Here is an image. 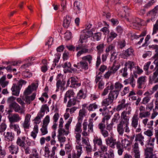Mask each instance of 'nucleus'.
<instances>
[{"mask_svg":"<svg viewBox=\"0 0 158 158\" xmlns=\"http://www.w3.org/2000/svg\"><path fill=\"white\" fill-rule=\"evenodd\" d=\"M125 66L127 67L128 65V68L130 69L131 71L132 69L134 67V63L133 62L129 61L127 62H126L125 64Z\"/></svg>","mask_w":158,"mask_h":158,"instance_id":"obj_45","label":"nucleus"},{"mask_svg":"<svg viewBox=\"0 0 158 158\" xmlns=\"http://www.w3.org/2000/svg\"><path fill=\"white\" fill-rule=\"evenodd\" d=\"M93 57L91 55H89L87 56H84L81 58L82 60L84 61H87L89 64L92 63Z\"/></svg>","mask_w":158,"mask_h":158,"instance_id":"obj_36","label":"nucleus"},{"mask_svg":"<svg viewBox=\"0 0 158 158\" xmlns=\"http://www.w3.org/2000/svg\"><path fill=\"white\" fill-rule=\"evenodd\" d=\"M6 155V150L1 146H0V158H3Z\"/></svg>","mask_w":158,"mask_h":158,"instance_id":"obj_46","label":"nucleus"},{"mask_svg":"<svg viewBox=\"0 0 158 158\" xmlns=\"http://www.w3.org/2000/svg\"><path fill=\"white\" fill-rule=\"evenodd\" d=\"M151 98V97L149 96L145 97L143 98L141 103L144 104H146L149 102Z\"/></svg>","mask_w":158,"mask_h":158,"instance_id":"obj_56","label":"nucleus"},{"mask_svg":"<svg viewBox=\"0 0 158 158\" xmlns=\"http://www.w3.org/2000/svg\"><path fill=\"white\" fill-rule=\"evenodd\" d=\"M80 122L79 121L76 125L75 129V133H81L82 131L81 122Z\"/></svg>","mask_w":158,"mask_h":158,"instance_id":"obj_37","label":"nucleus"},{"mask_svg":"<svg viewBox=\"0 0 158 158\" xmlns=\"http://www.w3.org/2000/svg\"><path fill=\"white\" fill-rule=\"evenodd\" d=\"M119 114L118 113H115L112 120V122H117L120 118Z\"/></svg>","mask_w":158,"mask_h":158,"instance_id":"obj_62","label":"nucleus"},{"mask_svg":"<svg viewBox=\"0 0 158 158\" xmlns=\"http://www.w3.org/2000/svg\"><path fill=\"white\" fill-rule=\"evenodd\" d=\"M64 68H70L71 65L70 62H66L61 65Z\"/></svg>","mask_w":158,"mask_h":158,"instance_id":"obj_64","label":"nucleus"},{"mask_svg":"<svg viewBox=\"0 0 158 158\" xmlns=\"http://www.w3.org/2000/svg\"><path fill=\"white\" fill-rule=\"evenodd\" d=\"M129 83L132 87H134L135 85V80L133 75H131L130 77L127 79Z\"/></svg>","mask_w":158,"mask_h":158,"instance_id":"obj_41","label":"nucleus"},{"mask_svg":"<svg viewBox=\"0 0 158 158\" xmlns=\"http://www.w3.org/2000/svg\"><path fill=\"white\" fill-rule=\"evenodd\" d=\"M102 34L100 32H97L94 34L93 35V39L97 41L99 40L101 38Z\"/></svg>","mask_w":158,"mask_h":158,"instance_id":"obj_42","label":"nucleus"},{"mask_svg":"<svg viewBox=\"0 0 158 158\" xmlns=\"http://www.w3.org/2000/svg\"><path fill=\"white\" fill-rule=\"evenodd\" d=\"M9 108L10 109H14L15 112H18L20 114L24 113L25 110L21 108L20 106L15 102L9 104Z\"/></svg>","mask_w":158,"mask_h":158,"instance_id":"obj_6","label":"nucleus"},{"mask_svg":"<svg viewBox=\"0 0 158 158\" xmlns=\"http://www.w3.org/2000/svg\"><path fill=\"white\" fill-rule=\"evenodd\" d=\"M20 89L21 88L16 84H13L11 88L12 94L15 96H18L19 94Z\"/></svg>","mask_w":158,"mask_h":158,"instance_id":"obj_14","label":"nucleus"},{"mask_svg":"<svg viewBox=\"0 0 158 158\" xmlns=\"http://www.w3.org/2000/svg\"><path fill=\"white\" fill-rule=\"evenodd\" d=\"M155 0H151L144 6L145 8H148L151 6L155 2Z\"/></svg>","mask_w":158,"mask_h":158,"instance_id":"obj_60","label":"nucleus"},{"mask_svg":"<svg viewBox=\"0 0 158 158\" xmlns=\"http://www.w3.org/2000/svg\"><path fill=\"white\" fill-rule=\"evenodd\" d=\"M4 135L5 140L8 142L12 141L14 138L15 134L12 132H4Z\"/></svg>","mask_w":158,"mask_h":158,"instance_id":"obj_16","label":"nucleus"},{"mask_svg":"<svg viewBox=\"0 0 158 158\" xmlns=\"http://www.w3.org/2000/svg\"><path fill=\"white\" fill-rule=\"evenodd\" d=\"M129 87H125L124 88L123 90L121 92V95L122 96L125 95L126 94L128 93L129 92Z\"/></svg>","mask_w":158,"mask_h":158,"instance_id":"obj_59","label":"nucleus"},{"mask_svg":"<svg viewBox=\"0 0 158 158\" xmlns=\"http://www.w3.org/2000/svg\"><path fill=\"white\" fill-rule=\"evenodd\" d=\"M134 50L132 48H130L127 49L123 54V58H125L126 57L129 56L133 55Z\"/></svg>","mask_w":158,"mask_h":158,"instance_id":"obj_25","label":"nucleus"},{"mask_svg":"<svg viewBox=\"0 0 158 158\" xmlns=\"http://www.w3.org/2000/svg\"><path fill=\"white\" fill-rule=\"evenodd\" d=\"M127 112L123 111L122 112L121 115V121L119 123H129V117L127 115Z\"/></svg>","mask_w":158,"mask_h":158,"instance_id":"obj_17","label":"nucleus"},{"mask_svg":"<svg viewBox=\"0 0 158 158\" xmlns=\"http://www.w3.org/2000/svg\"><path fill=\"white\" fill-rule=\"evenodd\" d=\"M44 156L48 158H54L55 154L51 152L49 148L48 147L45 146L44 147Z\"/></svg>","mask_w":158,"mask_h":158,"instance_id":"obj_21","label":"nucleus"},{"mask_svg":"<svg viewBox=\"0 0 158 158\" xmlns=\"http://www.w3.org/2000/svg\"><path fill=\"white\" fill-rule=\"evenodd\" d=\"M155 70V71L153 73L152 76L150 77L149 78L151 82L156 83L158 82V78L157 77L158 76V70Z\"/></svg>","mask_w":158,"mask_h":158,"instance_id":"obj_24","label":"nucleus"},{"mask_svg":"<svg viewBox=\"0 0 158 158\" xmlns=\"http://www.w3.org/2000/svg\"><path fill=\"white\" fill-rule=\"evenodd\" d=\"M150 115V113L148 111L145 112H140L139 114V117L140 118H145L148 117Z\"/></svg>","mask_w":158,"mask_h":158,"instance_id":"obj_54","label":"nucleus"},{"mask_svg":"<svg viewBox=\"0 0 158 158\" xmlns=\"http://www.w3.org/2000/svg\"><path fill=\"white\" fill-rule=\"evenodd\" d=\"M76 148L77 150V153L76 154V158H79L82 152V147L81 145H79L76 146Z\"/></svg>","mask_w":158,"mask_h":158,"instance_id":"obj_34","label":"nucleus"},{"mask_svg":"<svg viewBox=\"0 0 158 158\" xmlns=\"http://www.w3.org/2000/svg\"><path fill=\"white\" fill-rule=\"evenodd\" d=\"M127 67H125L124 68L120 70V72L122 73V76L124 77H126L128 73H127Z\"/></svg>","mask_w":158,"mask_h":158,"instance_id":"obj_51","label":"nucleus"},{"mask_svg":"<svg viewBox=\"0 0 158 158\" xmlns=\"http://www.w3.org/2000/svg\"><path fill=\"white\" fill-rule=\"evenodd\" d=\"M75 94V93L73 90L69 89L67 91L65 94L64 100V103H66L67 102V98H74Z\"/></svg>","mask_w":158,"mask_h":158,"instance_id":"obj_13","label":"nucleus"},{"mask_svg":"<svg viewBox=\"0 0 158 158\" xmlns=\"http://www.w3.org/2000/svg\"><path fill=\"white\" fill-rule=\"evenodd\" d=\"M89 38V36L87 35V34L84 33L81 35L79 41L80 43L82 44L83 43V40H86Z\"/></svg>","mask_w":158,"mask_h":158,"instance_id":"obj_40","label":"nucleus"},{"mask_svg":"<svg viewBox=\"0 0 158 158\" xmlns=\"http://www.w3.org/2000/svg\"><path fill=\"white\" fill-rule=\"evenodd\" d=\"M115 48V45L114 44H111L106 49V52L108 53L110 51L113 52L114 51Z\"/></svg>","mask_w":158,"mask_h":158,"instance_id":"obj_47","label":"nucleus"},{"mask_svg":"<svg viewBox=\"0 0 158 158\" xmlns=\"http://www.w3.org/2000/svg\"><path fill=\"white\" fill-rule=\"evenodd\" d=\"M145 76H141L139 77L137 80L138 88L141 89L143 87L146 81Z\"/></svg>","mask_w":158,"mask_h":158,"instance_id":"obj_15","label":"nucleus"},{"mask_svg":"<svg viewBox=\"0 0 158 158\" xmlns=\"http://www.w3.org/2000/svg\"><path fill=\"white\" fill-rule=\"evenodd\" d=\"M144 137L140 133L136 135L135 141H138L140 143L142 146L144 145Z\"/></svg>","mask_w":158,"mask_h":158,"instance_id":"obj_27","label":"nucleus"},{"mask_svg":"<svg viewBox=\"0 0 158 158\" xmlns=\"http://www.w3.org/2000/svg\"><path fill=\"white\" fill-rule=\"evenodd\" d=\"M158 10V6H156L154 8L149 11L148 15L151 17V21L153 22L155 20V16L157 13Z\"/></svg>","mask_w":158,"mask_h":158,"instance_id":"obj_11","label":"nucleus"},{"mask_svg":"<svg viewBox=\"0 0 158 158\" xmlns=\"http://www.w3.org/2000/svg\"><path fill=\"white\" fill-rule=\"evenodd\" d=\"M98 106L96 103L90 104L87 107V109L89 111H93L98 108Z\"/></svg>","mask_w":158,"mask_h":158,"instance_id":"obj_39","label":"nucleus"},{"mask_svg":"<svg viewBox=\"0 0 158 158\" xmlns=\"http://www.w3.org/2000/svg\"><path fill=\"white\" fill-rule=\"evenodd\" d=\"M22 148L24 150L25 153L26 154H30V150L29 146H27L26 145Z\"/></svg>","mask_w":158,"mask_h":158,"instance_id":"obj_63","label":"nucleus"},{"mask_svg":"<svg viewBox=\"0 0 158 158\" xmlns=\"http://www.w3.org/2000/svg\"><path fill=\"white\" fill-rule=\"evenodd\" d=\"M71 19L69 16H66L64 19L63 26L64 27L67 28L69 26L71 22Z\"/></svg>","mask_w":158,"mask_h":158,"instance_id":"obj_31","label":"nucleus"},{"mask_svg":"<svg viewBox=\"0 0 158 158\" xmlns=\"http://www.w3.org/2000/svg\"><path fill=\"white\" fill-rule=\"evenodd\" d=\"M129 125V123H119L117 125V130L119 135H122L124 133V130L127 133H128L130 132Z\"/></svg>","mask_w":158,"mask_h":158,"instance_id":"obj_3","label":"nucleus"},{"mask_svg":"<svg viewBox=\"0 0 158 158\" xmlns=\"http://www.w3.org/2000/svg\"><path fill=\"white\" fill-rule=\"evenodd\" d=\"M85 96L83 93L82 90H80L76 96V98L77 99H81V98H84Z\"/></svg>","mask_w":158,"mask_h":158,"instance_id":"obj_48","label":"nucleus"},{"mask_svg":"<svg viewBox=\"0 0 158 158\" xmlns=\"http://www.w3.org/2000/svg\"><path fill=\"white\" fill-rule=\"evenodd\" d=\"M23 74L26 78H30L32 76V73H31L27 71L23 72Z\"/></svg>","mask_w":158,"mask_h":158,"instance_id":"obj_57","label":"nucleus"},{"mask_svg":"<svg viewBox=\"0 0 158 158\" xmlns=\"http://www.w3.org/2000/svg\"><path fill=\"white\" fill-rule=\"evenodd\" d=\"M36 94L35 93H33L31 96H25V102L29 104L31 103V102L35 98Z\"/></svg>","mask_w":158,"mask_h":158,"instance_id":"obj_26","label":"nucleus"},{"mask_svg":"<svg viewBox=\"0 0 158 158\" xmlns=\"http://www.w3.org/2000/svg\"><path fill=\"white\" fill-rule=\"evenodd\" d=\"M138 143L135 142L134 145L133 149L135 158H140V152L138 149Z\"/></svg>","mask_w":158,"mask_h":158,"instance_id":"obj_20","label":"nucleus"},{"mask_svg":"<svg viewBox=\"0 0 158 158\" xmlns=\"http://www.w3.org/2000/svg\"><path fill=\"white\" fill-rule=\"evenodd\" d=\"M106 143L112 148H115V145H116L117 148L118 149V153L119 156L122 155L124 151V148L126 149L127 147H130L131 144V142L126 139H122L120 143L119 141H116V139L113 138L112 137L106 139Z\"/></svg>","mask_w":158,"mask_h":158,"instance_id":"obj_1","label":"nucleus"},{"mask_svg":"<svg viewBox=\"0 0 158 158\" xmlns=\"http://www.w3.org/2000/svg\"><path fill=\"white\" fill-rule=\"evenodd\" d=\"M73 66L78 69L81 68L82 69L87 70L88 69L89 66L88 63L82 60L77 64H74Z\"/></svg>","mask_w":158,"mask_h":158,"instance_id":"obj_7","label":"nucleus"},{"mask_svg":"<svg viewBox=\"0 0 158 158\" xmlns=\"http://www.w3.org/2000/svg\"><path fill=\"white\" fill-rule=\"evenodd\" d=\"M139 118L138 114H135L132 117L131 119V126L134 129H136L139 124Z\"/></svg>","mask_w":158,"mask_h":158,"instance_id":"obj_9","label":"nucleus"},{"mask_svg":"<svg viewBox=\"0 0 158 158\" xmlns=\"http://www.w3.org/2000/svg\"><path fill=\"white\" fill-rule=\"evenodd\" d=\"M40 131L41 132L42 135H44L47 134L48 132L47 126L43 125L42 128L40 129Z\"/></svg>","mask_w":158,"mask_h":158,"instance_id":"obj_55","label":"nucleus"},{"mask_svg":"<svg viewBox=\"0 0 158 158\" xmlns=\"http://www.w3.org/2000/svg\"><path fill=\"white\" fill-rule=\"evenodd\" d=\"M50 121L49 116L48 115L46 116L45 118L43 120V125L46 126H47L48 123H49Z\"/></svg>","mask_w":158,"mask_h":158,"instance_id":"obj_58","label":"nucleus"},{"mask_svg":"<svg viewBox=\"0 0 158 158\" xmlns=\"http://www.w3.org/2000/svg\"><path fill=\"white\" fill-rule=\"evenodd\" d=\"M26 137L25 136L18 137L16 142L17 145L22 148L26 145Z\"/></svg>","mask_w":158,"mask_h":158,"instance_id":"obj_12","label":"nucleus"},{"mask_svg":"<svg viewBox=\"0 0 158 158\" xmlns=\"http://www.w3.org/2000/svg\"><path fill=\"white\" fill-rule=\"evenodd\" d=\"M117 36V34L114 31H111L108 34V39H110L111 40H113Z\"/></svg>","mask_w":158,"mask_h":158,"instance_id":"obj_50","label":"nucleus"},{"mask_svg":"<svg viewBox=\"0 0 158 158\" xmlns=\"http://www.w3.org/2000/svg\"><path fill=\"white\" fill-rule=\"evenodd\" d=\"M117 98V94L116 93L110 92L108 97L103 100L102 102V106L106 107L109 105L112 104L114 99H116Z\"/></svg>","mask_w":158,"mask_h":158,"instance_id":"obj_2","label":"nucleus"},{"mask_svg":"<svg viewBox=\"0 0 158 158\" xmlns=\"http://www.w3.org/2000/svg\"><path fill=\"white\" fill-rule=\"evenodd\" d=\"M113 73V72L110 69L108 70L104 75V77L106 79H108L110 76Z\"/></svg>","mask_w":158,"mask_h":158,"instance_id":"obj_61","label":"nucleus"},{"mask_svg":"<svg viewBox=\"0 0 158 158\" xmlns=\"http://www.w3.org/2000/svg\"><path fill=\"white\" fill-rule=\"evenodd\" d=\"M93 141L94 144H97L100 146L102 144L101 139L100 138H98V137L95 138L94 139Z\"/></svg>","mask_w":158,"mask_h":158,"instance_id":"obj_49","label":"nucleus"},{"mask_svg":"<svg viewBox=\"0 0 158 158\" xmlns=\"http://www.w3.org/2000/svg\"><path fill=\"white\" fill-rule=\"evenodd\" d=\"M10 129L14 130L17 132V135H19L20 134V130L18 124L10 123Z\"/></svg>","mask_w":158,"mask_h":158,"instance_id":"obj_23","label":"nucleus"},{"mask_svg":"<svg viewBox=\"0 0 158 158\" xmlns=\"http://www.w3.org/2000/svg\"><path fill=\"white\" fill-rule=\"evenodd\" d=\"M31 115L29 114H27L25 117V120L22 126L24 129H29L30 127V121Z\"/></svg>","mask_w":158,"mask_h":158,"instance_id":"obj_10","label":"nucleus"},{"mask_svg":"<svg viewBox=\"0 0 158 158\" xmlns=\"http://www.w3.org/2000/svg\"><path fill=\"white\" fill-rule=\"evenodd\" d=\"M69 99L67 105L68 107H70L72 106L75 105L76 104V102L78 101L76 98H73Z\"/></svg>","mask_w":158,"mask_h":158,"instance_id":"obj_33","label":"nucleus"},{"mask_svg":"<svg viewBox=\"0 0 158 158\" xmlns=\"http://www.w3.org/2000/svg\"><path fill=\"white\" fill-rule=\"evenodd\" d=\"M158 31V19L156 21V23L154 25L152 35L156 34Z\"/></svg>","mask_w":158,"mask_h":158,"instance_id":"obj_52","label":"nucleus"},{"mask_svg":"<svg viewBox=\"0 0 158 158\" xmlns=\"http://www.w3.org/2000/svg\"><path fill=\"white\" fill-rule=\"evenodd\" d=\"M58 135H62L64 134L67 135L69 132L66 131L64 129L62 128H59L58 129Z\"/></svg>","mask_w":158,"mask_h":158,"instance_id":"obj_53","label":"nucleus"},{"mask_svg":"<svg viewBox=\"0 0 158 158\" xmlns=\"http://www.w3.org/2000/svg\"><path fill=\"white\" fill-rule=\"evenodd\" d=\"M40 156L37 152L36 149H33L32 150V152L29 155V158H39Z\"/></svg>","mask_w":158,"mask_h":158,"instance_id":"obj_32","label":"nucleus"},{"mask_svg":"<svg viewBox=\"0 0 158 158\" xmlns=\"http://www.w3.org/2000/svg\"><path fill=\"white\" fill-rule=\"evenodd\" d=\"M114 151L112 149H110L108 153L106 152L103 158H114Z\"/></svg>","mask_w":158,"mask_h":158,"instance_id":"obj_30","label":"nucleus"},{"mask_svg":"<svg viewBox=\"0 0 158 158\" xmlns=\"http://www.w3.org/2000/svg\"><path fill=\"white\" fill-rule=\"evenodd\" d=\"M86 112L84 108H82L80 110L79 113V116L78 117V121L82 122L83 118L85 116Z\"/></svg>","mask_w":158,"mask_h":158,"instance_id":"obj_29","label":"nucleus"},{"mask_svg":"<svg viewBox=\"0 0 158 158\" xmlns=\"http://www.w3.org/2000/svg\"><path fill=\"white\" fill-rule=\"evenodd\" d=\"M9 119L10 123H12L18 122L21 119V118L18 114H14L12 116L9 117Z\"/></svg>","mask_w":158,"mask_h":158,"instance_id":"obj_22","label":"nucleus"},{"mask_svg":"<svg viewBox=\"0 0 158 158\" xmlns=\"http://www.w3.org/2000/svg\"><path fill=\"white\" fill-rule=\"evenodd\" d=\"M65 84V82L64 81H61L60 80H58L56 82V90L57 91L58 90L60 87L61 88H63Z\"/></svg>","mask_w":158,"mask_h":158,"instance_id":"obj_35","label":"nucleus"},{"mask_svg":"<svg viewBox=\"0 0 158 158\" xmlns=\"http://www.w3.org/2000/svg\"><path fill=\"white\" fill-rule=\"evenodd\" d=\"M144 158H158L154 152V147H146L144 150Z\"/></svg>","mask_w":158,"mask_h":158,"instance_id":"obj_4","label":"nucleus"},{"mask_svg":"<svg viewBox=\"0 0 158 158\" xmlns=\"http://www.w3.org/2000/svg\"><path fill=\"white\" fill-rule=\"evenodd\" d=\"M31 86L29 85L24 92V94L25 96H27L30 94L32 92Z\"/></svg>","mask_w":158,"mask_h":158,"instance_id":"obj_44","label":"nucleus"},{"mask_svg":"<svg viewBox=\"0 0 158 158\" xmlns=\"http://www.w3.org/2000/svg\"><path fill=\"white\" fill-rule=\"evenodd\" d=\"M126 100L124 99L119 101L118 102L119 104L117 106L116 110L117 111H119L123 109H125L128 107L129 103H125Z\"/></svg>","mask_w":158,"mask_h":158,"instance_id":"obj_8","label":"nucleus"},{"mask_svg":"<svg viewBox=\"0 0 158 158\" xmlns=\"http://www.w3.org/2000/svg\"><path fill=\"white\" fill-rule=\"evenodd\" d=\"M125 18L127 21L131 23V26H138L141 22V19L139 18H134L129 15L128 18H127V16H125Z\"/></svg>","mask_w":158,"mask_h":158,"instance_id":"obj_5","label":"nucleus"},{"mask_svg":"<svg viewBox=\"0 0 158 158\" xmlns=\"http://www.w3.org/2000/svg\"><path fill=\"white\" fill-rule=\"evenodd\" d=\"M151 48L153 49H155V52L156 53L153 56V58H155L158 57V45H152L151 46Z\"/></svg>","mask_w":158,"mask_h":158,"instance_id":"obj_43","label":"nucleus"},{"mask_svg":"<svg viewBox=\"0 0 158 158\" xmlns=\"http://www.w3.org/2000/svg\"><path fill=\"white\" fill-rule=\"evenodd\" d=\"M115 90H111L110 92L117 93V97L119 94V92L120 91L121 89L123 87V86L122 84L119 82H116L114 84V85Z\"/></svg>","mask_w":158,"mask_h":158,"instance_id":"obj_19","label":"nucleus"},{"mask_svg":"<svg viewBox=\"0 0 158 158\" xmlns=\"http://www.w3.org/2000/svg\"><path fill=\"white\" fill-rule=\"evenodd\" d=\"M71 85L70 86L72 88H76V83L77 81V79L74 77H71L70 78Z\"/></svg>","mask_w":158,"mask_h":158,"instance_id":"obj_38","label":"nucleus"},{"mask_svg":"<svg viewBox=\"0 0 158 158\" xmlns=\"http://www.w3.org/2000/svg\"><path fill=\"white\" fill-rule=\"evenodd\" d=\"M105 46L104 43L99 44L97 47V52L98 55H100L104 51V48Z\"/></svg>","mask_w":158,"mask_h":158,"instance_id":"obj_28","label":"nucleus"},{"mask_svg":"<svg viewBox=\"0 0 158 158\" xmlns=\"http://www.w3.org/2000/svg\"><path fill=\"white\" fill-rule=\"evenodd\" d=\"M11 154H16L19 152V148L17 145L11 144L8 148Z\"/></svg>","mask_w":158,"mask_h":158,"instance_id":"obj_18","label":"nucleus"}]
</instances>
